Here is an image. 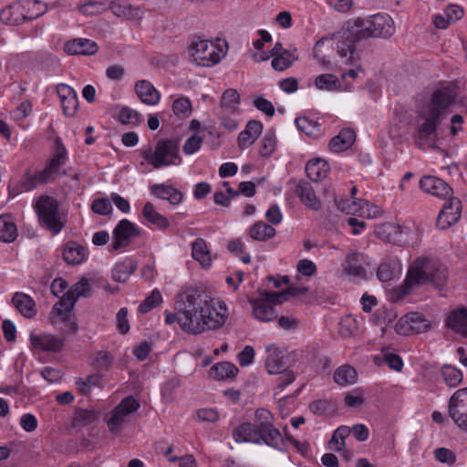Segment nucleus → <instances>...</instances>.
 <instances>
[{
  "instance_id": "1",
  "label": "nucleus",
  "mask_w": 467,
  "mask_h": 467,
  "mask_svg": "<svg viewBox=\"0 0 467 467\" xmlns=\"http://www.w3.org/2000/svg\"><path fill=\"white\" fill-rule=\"evenodd\" d=\"M189 304L184 306L186 310L184 324L190 334H200L208 329L222 327L228 316L226 304L211 297L203 290L197 287H189Z\"/></svg>"
},
{
  "instance_id": "2",
  "label": "nucleus",
  "mask_w": 467,
  "mask_h": 467,
  "mask_svg": "<svg viewBox=\"0 0 467 467\" xmlns=\"http://www.w3.org/2000/svg\"><path fill=\"white\" fill-rule=\"evenodd\" d=\"M455 101V92L451 87L437 88L430 100L418 114V126L414 134L416 144L420 148H432L437 140V128L448 114Z\"/></svg>"
},
{
  "instance_id": "3",
  "label": "nucleus",
  "mask_w": 467,
  "mask_h": 467,
  "mask_svg": "<svg viewBox=\"0 0 467 467\" xmlns=\"http://www.w3.org/2000/svg\"><path fill=\"white\" fill-rule=\"evenodd\" d=\"M137 153L140 159V167L150 165L155 170L177 166L182 161L180 155V143L176 139H160L154 145L148 144L141 147Z\"/></svg>"
},
{
  "instance_id": "4",
  "label": "nucleus",
  "mask_w": 467,
  "mask_h": 467,
  "mask_svg": "<svg viewBox=\"0 0 467 467\" xmlns=\"http://www.w3.org/2000/svg\"><path fill=\"white\" fill-rule=\"evenodd\" d=\"M39 223L54 234H57L65 226L59 211L58 202L52 196L40 195L34 203Z\"/></svg>"
},
{
  "instance_id": "5",
  "label": "nucleus",
  "mask_w": 467,
  "mask_h": 467,
  "mask_svg": "<svg viewBox=\"0 0 467 467\" xmlns=\"http://www.w3.org/2000/svg\"><path fill=\"white\" fill-rule=\"evenodd\" d=\"M140 402L132 396L124 398L114 409L104 415L109 432L119 434L130 421L132 413L140 409Z\"/></svg>"
},
{
  "instance_id": "6",
  "label": "nucleus",
  "mask_w": 467,
  "mask_h": 467,
  "mask_svg": "<svg viewBox=\"0 0 467 467\" xmlns=\"http://www.w3.org/2000/svg\"><path fill=\"white\" fill-rule=\"evenodd\" d=\"M434 270V263L428 257H418L410 265L406 278L403 282V294L414 286L426 284L430 281L431 271Z\"/></svg>"
},
{
  "instance_id": "7",
  "label": "nucleus",
  "mask_w": 467,
  "mask_h": 467,
  "mask_svg": "<svg viewBox=\"0 0 467 467\" xmlns=\"http://www.w3.org/2000/svg\"><path fill=\"white\" fill-rule=\"evenodd\" d=\"M395 33L391 17L388 15H375L362 24L358 31V36L363 39L368 37H388Z\"/></svg>"
},
{
  "instance_id": "8",
  "label": "nucleus",
  "mask_w": 467,
  "mask_h": 467,
  "mask_svg": "<svg viewBox=\"0 0 467 467\" xmlns=\"http://www.w3.org/2000/svg\"><path fill=\"white\" fill-rule=\"evenodd\" d=\"M188 53L191 61L200 67H212L221 60L217 47L206 40L192 42Z\"/></svg>"
},
{
  "instance_id": "9",
  "label": "nucleus",
  "mask_w": 467,
  "mask_h": 467,
  "mask_svg": "<svg viewBox=\"0 0 467 467\" xmlns=\"http://www.w3.org/2000/svg\"><path fill=\"white\" fill-rule=\"evenodd\" d=\"M255 422L266 436V444L275 449H281L284 439L279 430L274 426V416L271 411L265 408L257 409L255 410Z\"/></svg>"
},
{
  "instance_id": "10",
  "label": "nucleus",
  "mask_w": 467,
  "mask_h": 467,
  "mask_svg": "<svg viewBox=\"0 0 467 467\" xmlns=\"http://www.w3.org/2000/svg\"><path fill=\"white\" fill-rule=\"evenodd\" d=\"M361 38L358 36V32L352 33L349 30H342L334 34L331 37L337 54L345 64H349L355 57V43Z\"/></svg>"
},
{
  "instance_id": "11",
  "label": "nucleus",
  "mask_w": 467,
  "mask_h": 467,
  "mask_svg": "<svg viewBox=\"0 0 467 467\" xmlns=\"http://www.w3.org/2000/svg\"><path fill=\"white\" fill-rule=\"evenodd\" d=\"M449 414L454 423L467 432V388L458 389L451 397Z\"/></svg>"
},
{
  "instance_id": "12",
  "label": "nucleus",
  "mask_w": 467,
  "mask_h": 467,
  "mask_svg": "<svg viewBox=\"0 0 467 467\" xmlns=\"http://www.w3.org/2000/svg\"><path fill=\"white\" fill-rule=\"evenodd\" d=\"M140 234V229L135 223L128 219L120 220L112 233V249L119 250L127 247Z\"/></svg>"
},
{
  "instance_id": "13",
  "label": "nucleus",
  "mask_w": 467,
  "mask_h": 467,
  "mask_svg": "<svg viewBox=\"0 0 467 467\" xmlns=\"http://www.w3.org/2000/svg\"><path fill=\"white\" fill-rule=\"evenodd\" d=\"M273 292H265L260 298H250L249 303L252 306L253 317L261 322H270L277 317L276 311L274 307L275 301L268 296Z\"/></svg>"
},
{
  "instance_id": "14",
  "label": "nucleus",
  "mask_w": 467,
  "mask_h": 467,
  "mask_svg": "<svg viewBox=\"0 0 467 467\" xmlns=\"http://www.w3.org/2000/svg\"><path fill=\"white\" fill-rule=\"evenodd\" d=\"M74 299L69 298L68 296L63 294L60 300L56 303L51 311V320L54 325L61 322L65 323L67 333H75L78 330V325L67 319V316L75 306Z\"/></svg>"
},
{
  "instance_id": "15",
  "label": "nucleus",
  "mask_w": 467,
  "mask_h": 467,
  "mask_svg": "<svg viewBox=\"0 0 467 467\" xmlns=\"http://www.w3.org/2000/svg\"><path fill=\"white\" fill-rule=\"evenodd\" d=\"M67 161V149L64 146L62 140L59 137H57L54 140V146L51 150V158L47 161L44 170L47 172L51 179L54 174L58 176H65L67 173L65 171H61V168L66 164Z\"/></svg>"
},
{
  "instance_id": "16",
  "label": "nucleus",
  "mask_w": 467,
  "mask_h": 467,
  "mask_svg": "<svg viewBox=\"0 0 467 467\" xmlns=\"http://www.w3.org/2000/svg\"><path fill=\"white\" fill-rule=\"evenodd\" d=\"M462 202L456 197H450L442 206L437 217V226L445 230L456 223L462 213Z\"/></svg>"
},
{
  "instance_id": "17",
  "label": "nucleus",
  "mask_w": 467,
  "mask_h": 467,
  "mask_svg": "<svg viewBox=\"0 0 467 467\" xmlns=\"http://www.w3.org/2000/svg\"><path fill=\"white\" fill-rule=\"evenodd\" d=\"M233 437L236 442L265 443L266 436L255 423L244 422L240 424L233 432Z\"/></svg>"
},
{
  "instance_id": "18",
  "label": "nucleus",
  "mask_w": 467,
  "mask_h": 467,
  "mask_svg": "<svg viewBox=\"0 0 467 467\" xmlns=\"http://www.w3.org/2000/svg\"><path fill=\"white\" fill-rule=\"evenodd\" d=\"M31 346L37 350L47 352H59L64 346V338L58 337L51 334H36L30 333Z\"/></svg>"
},
{
  "instance_id": "19",
  "label": "nucleus",
  "mask_w": 467,
  "mask_h": 467,
  "mask_svg": "<svg viewBox=\"0 0 467 467\" xmlns=\"http://www.w3.org/2000/svg\"><path fill=\"white\" fill-rule=\"evenodd\" d=\"M188 304L189 295L188 288H186L177 295L175 301V313H166L165 323L171 325L175 322H178L179 326L183 331L190 333L189 328H187L186 325L184 324L185 317H188L189 316L186 315V312L184 313V311L189 309L188 307L184 309V306H187Z\"/></svg>"
},
{
  "instance_id": "20",
  "label": "nucleus",
  "mask_w": 467,
  "mask_h": 467,
  "mask_svg": "<svg viewBox=\"0 0 467 467\" xmlns=\"http://www.w3.org/2000/svg\"><path fill=\"white\" fill-rule=\"evenodd\" d=\"M430 323L419 313H411L404 318H400L396 324V331L399 334L420 333L425 331Z\"/></svg>"
},
{
  "instance_id": "21",
  "label": "nucleus",
  "mask_w": 467,
  "mask_h": 467,
  "mask_svg": "<svg viewBox=\"0 0 467 467\" xmlns=\"http://www.w3.org/2000/svg\"><path fill=\"white\" fill-rule=\"evenodd\" d=\"M420 187L425 192L439 198L451 197L452 189L443 180L434 176H424L420 181Z\"/></svg>"
},
{
  "instance_id": "22",
  "label": "nucleus",
  "mask_w": 467,
  "mask_h": 467,
  "mask_svg": "<svg viewBox=\"0 0 467 467\" xmlns=\"http://www.w3.org/2000/svg\"><path fill=\"white\" fill-rule=\"evenodd\" d=\"M57 93L60 99L64 115L69 118L74 117L78 106V99L76 92L66 84H58L57 86Z\"/></svg>"
},
{
  "instance_id": "23",
  "label": "nucleus",
  "mask_w": 467,
  "mask_h": 467,
  "mask_svg": "<svg viewBox=\"0 0 467 467\" xmlns=\"http://www.w3.org/2000/svg\"><path fill=\"white\" fill-rule=\"evenodd\" d=\"M64 50L70 56H90L98 52L99 47L93 40L87 38H75L65 44Z\"/></svg>"
},
{
  "instance_id": "24",
  "label": "nucleus",
  "mask_w": 467,
  "mask_h": 467,
  "mask_svg": "<svg viewBox=\"0 0 467 467\" xmlns=\"http://www.w3.org/2000/svg\"><path fill=\"white\" fill-rule=\"evenodd\" d=\"M364 257V254L358 252L348 254L342 264L344 273L355 277L365 278L367 272L363 266Z\"/></svg>"
},
{
  "instance_id": "25",
  "label": "nucleus",
  "mask_w": 467,
  "mask_h": 467,
  "mask_svg": "<svg viewBox=\"0 0 467 467\" xmlns=\"http://www.w3.org/2000/svg\"><path fill=\"white\" fill-rule=\"evenodd\" d=\"M267 357L265 359V368L269 374H276L285 369L284 361V353L275 345L265 346Z\"/></svg>"
},
{
  "instance_id": "26",
  "label": "nucleus",
  "mask_w": 467,
  "mask_h": 467,
  "mask_svg": "<svg viewBox=\"0 0 467 467\" xmlns=\"http://www.w3.org/2000/svg\"><path fill=\"white\" fill-rule=\"evenodd\" d=\"M263 130V125L258 120H250L245 129L238 135V146L244 150L253 145Z\"/></svg>"
},
{
  "instance_id": "27",
  "label": "nucleus",
  "mask_w": 467,
  "mask_h": 467,
  "mask_svg": "<svg viewBox=\"0 0 467 467\" xmlns=\"http://www.w3.org/2000/svg\"><path fill=\"white\" fill-rule=\"evenodd\" d=\"M150 192L157 198L168 201L171 205H177L182 201V193L171 185L164 183L153 184L150 188Z\"/></svg>"
},
{
  "instance_id": "28",
  "label": "nucleus",
  "mask_w": 467,
  "mask_h": 467,
  "mask_svg": "<svg viewBox=\"0 0 467 467\" xmlns=\"http://www.w3.org/2000/svg\"><path fill=\"white\" fill-rule=\"evenodd\" d=\"M51 180L52 179L44 169L36 172H31L30 170H27L19 182V187L23 192H29L36 189L40 184L47 183Z\"/></svg>"
},
{
  "instance_id": "29",
  "label": "nucleus",
  "mask_w": 467,
  "mask_h": 467,
  "mask_svg": "<svg viewBox=\"0 0 467 467\" xmlns=\"http://www.w3.org/2000/svg\"><path fill=\"white\" fill-rule=\"evenodd\" d=\"M296 193L304 205L311 210L318 211L321 208V202L317 198L312 185L307 182H300L296 186Z\"/></svg>"
},
{
  "instance_id": "30",
  "label": "nucleus",
  "mask_w": 467,
  "mask_h": 467,
  "mask_svg": "<svg viewBox=\"0 0 467 467\" xmlns=\"http://www.w3.org/2000/svg\"><path fill=\"white\" fill-rule=\"evenodd\" d=\"M137 96L147 105H156L160 100V93L148 80H140L135 85Z\"/></svg>"
},
{
  "instance_id": "31",
  "label": "nucleus",
  "mask_w": 467,
  "mask_h": 467,
  "mask_svg": "<svg viewBox=\"0 0 467 467\" xmlns=\"http://www.w3.org/2000/svg\"><path fill=\"white\" fill-rule=\"evenodd\" d=\"M12 303L25 317L30 318L36 314V303L33 298L26 294L20 292L15 293Z\"/></svg>"
},
{
  "instance_id": "32",
  "label": "nucleus",
  "mask_w": 467,
  "mask_h": 467,
  "mask_svg": "<svg viewBox=\"0 0 467 467\" xmlns=\"http://www.w3.org/2000/svg\"><path fill=\"white\" fill-rule=\"evenodd\" d=\"M356 134L350 129H345L329 141V149L333 152H341L349 149L355 141Z\"/></svg>"
},
{
  "instance_id": "33",
  "label": "nucleus",
  "mask_w": 467,
  "mask_h": 467,
  "mask_svg": "<svg viewBox=\"0 0 467 467\" xmlns=\"http://www.w3.org/2000/svg\"><path fill=\"white\" fill-rule=\"evenodd\" d=\"M108 9L111 10V12L118 17L123 19H140V10L139 7L132 6L131 5L124 2V1H112L108 5Z\"/></svg>"
},
{
  "instance_id": "34",
  "label": "nucleus",
  "mask_w": 467,
  "mask_h": 467,
  "mask_svg": "<svg viewBox=\"0 0 467 467\" xmlns=\"http://www.w3.org/2000/svg\"><path fill=\"white\" fill-rule=\"evenodd\" d=\"M329 171L328 163L320 158L310 160L306 165V173L313 182H319L325 179Z\"/></svg>"
},
{
  "instance_id": "35",
  "label": "nucleus",
  "mask_w": 467,
  "mask_h": 467,
  "mask_svg": "<svg viewBox=\"0 0 467 467\" xmlns=\"http://www.w3.org/2000/svg\"><path fill=\"white\" fill-rule=\"evenodd\" d=\"M446 325L456 333L467 337V308L451 312L446 319Z\"/></svg>"
},
{
  "instance_id": "36",
  "label": "nucleus",
  "mask_w": 467,
  "mask_h": 467,
  "mask_svg": "<svg viewBox=\"0 0 467 467\" xmlns=\"http://www.w3.org/2000/svg\"><path fill=\"white\" fill-rule=\"evenodd\" d=\"M86 258L85 248L76 242H68L63 250V259L68 265H78Z\"/></svg>"
},
{
  "instance_id": "37",
  "label": "nucleus",
  "mask_w": 467,
  "mask_h": 467,
  "mask_svg": "<svg viewBox=\"0 0 467 467\" xmlns=\"http://www.w3.org/2000/svg\"><path fill=\"white\" fill-rule=\"evenodd\" d=\"M24 9L25 6L23 5H12L0 12V20L10 26L19 25L25 22Z\"/></svg>"
},
{
  "instance_id": "38",
  "label": "nucleus",
  "mask_w": 467,
  "mask_h": 467,
  "mask_svg": "<svg viewBox=\"0 0 467 467\" xmlns=\"http://www.w3.org/2000/svg\"><path fill=\"white\" fill-rule=\"evenodd\" d=\"M142 215L150 223L155 225L160 230H166L170 227L169 220L158 213L155 206L150 202L144 204Z\"/></svg>"
},
{
  "instance_id": "39",
  "label": "nucleus",
  "mask_w": 467,
  "mask_h": 467,
  "mask_svg": "<svg viewBox=\"0 0 467 467\" xmlns=\"http://www.w3.org/2000/svg\"><path fill=\"white\" fill-rule=\"evenodd\" d=\"M333 379L338 386L346 387L357 382L358 373L352 366L346 364L338 367L335 370Z\"/></svg>"
},
{
  "instance_id": "40",
  "label": "nucleus",
  "mask_w": 467,
  "mask_h": 467,
  "mask_svg": "<svg viewBox=\"0 0 467 467\" xmlns=\"http://www.w3.org/2000/svg\"><path fill=\"white\" fill-rule=\"evenodd\" d=\"M17 235V227L11 215H0V241L12 243L16 239Z\"/></svg>"
},
{
  "instance_id": "41",
  "label": "nucleus",
  "mask_w": 467,
  "mask_h": 467,
  "mask_svg": "<svg viewBox=\"0 0 467 467\" xmlns=\"http://www.w3.org/2000/svg\"><path fill=\"white\" fill-rule=\"evenodd\" d=\"M192 255L203 267H209L212 264L210 251L204 239L197 238L192 244Z\"/></svg>"
},
{
  "instance_id": "42",
  "label": "nucleus",
  "mask_w": 467,
  "mask_h": 467,
  "mask_svg": "<svg viewBox=\"0 0 467 467\" xmlns=\"http://www.w3.org/2000/svg\"><path fill=\"white\" fill-rule=\"evenodd\" d=\"M99 419V414L92 409H78L75 410L72 418L73 428H84L95 423Z\"/></svg>"
},
{
  "instance_id": "43",
  "label": "nucleus",
  "mask_w": 467,
  "mask_h": 467,
  "mask_svg": "<svg viewBox=\"0 0 467 467\" xmlns=\"http://www.w3.org/2000/svg\"><path fill=\"white\" fill-rule=\"evenodd\" d=\"M296 128L310 138H318L321 135V124L308 117H298L295 120Z\"/></svg>"
},
{
  "instance_id": "44",
  "label": "nucleus",
  "mask_w": 467,
  "mask_h": 467,
  "mask_svg": "<svg viewBox=\"0 0 467 467\" xmlns=\"http://www.w3.org/2000/svg\"><path fill=\"white\" fill-rule=\"evenodd\" d=\"M275 229L263 221L254 223L249 229V236L254 241H266L275 235Z\"/></svg>"
},
{
  "instance_id": "45",
  "label": "nucleus",
  "mask_w": 467,
  "mask_h": 467,
  "mask_svg": "<svg viewBox=\"0 0 467 467\" xmlns=\"http://www.w3.org/2000/svg\"><path fill=\"white\" fill-rule=\"evenodd\" d=\"M137 269V265L130 259L118 263L112 269V278L119 282L123 283L128 280Z\"/></svg>"
},
{
  "instance_id": "46",
  "label": "nucleus",
  "mask_w": 467,
  "mask_h": 467,
  "mask_svg": "<svg viewBox=\"0 0 467 467\" xmlns=\"http://www.w3.org/2000/svg\"><path fill=\"white\" fill-rule=\"evenodd\" d=\"M240 104V96L236 89H226L221 99V111L225 113H234Z\"/></svg>"
},
{
  "instance_id": "47",
  "label": "nucleus",
  "mask_w": 467,
  "mask_h": 467,
  "mask_svg": "<svg viewBox=\"0 0 467 467\" xmlns=\"http://www.w3.org/2000/svg\"><path fill=\"white\" fill-rule=\"evenodd\" d=\"M211 370L214 378L219 379H233L239 371L238 368L230 362L216 363L212 367Z\"/></svg>"
},
{
  "instance_id": "48",
  "label": "nucleus",
  "mask_w": 467,
  "mask_h": 467,
  "mask_svg": "<svg viewBox=\"0 0 467 467\" xmlns=\"http://www.w3.org/2000/svg\"><path fill=\"white\" fill-rule=\"evenodd\" d=\"M315 86L321 90L335 91L340 88L341 83L333 74H321L316 78Z\"/></svg>"
},
{
  "instance_id": "49",
  "label": "nucleus",
  "mask_w": 467,
  "mask_h": 467,
  "mask_svg": "<svg viewBox=\"0 0 467 467\" xmlns=\"http://www.w3.org/2000/svg\"><path fill=\"white\" fill-rule=\"evenodd\" d=\"M308 289L306 286H289L287 289L280 292H273L268 296L274 298L275 304H282L285 301L289 300L290 297L305 295Z\"/></svg>"
},
{
  "instance_id": "50",
  "label": "nucleus",
  "mask_w": 467,
  "mask_h": 467,
  "mask_svg": "<svg viewBox=\"0 0 467 467\" xmlns=\"http://www.w3.org/2000/svg\"><path fill=\"white\" fill-rule=\"evenodd\" d=\"M90 284L86 277H83L75 285H73L71 288L67 292H66V295L68 296L69 298L74 299V302L76 303L80 296H90Z\"/></svg>"
},
{
  "instance_id": "51",
  "label": "nucleus",
  "mask_w": 467,
  "mask_h": 467,
  "mask_svg": "<svg viewBox=\"0 0 467 467\" xmlns=\"http://www.w3.org/2000/svg\"><path fill=\"white\" fill-rule=\"evenodd\" d=\"M399 270L397 262H383L378 267L377 276L381 282H389L395 277Z\"/></svg>"
},
{
  "instance_id": "52",
  "label": "nucleus",
  "mask_w": 467,
  "mask_h": 467,
  "mask_svg": "<svg viewBox=\"0 0 467 467\" xmlns=\"http://www.w3.org/2000/svg\"><path fill=\"white\" fill-rule=\"evenodd\" d=\"M276 148L275 135L272 130H267L260 141L259 154L267 158L270 157Z\"/></svg>"
},
{
  "instance_id": "53",
  "label": "nucleus",
  "mask_w": 467,
  "mask_h": 467,
  "mask_svg": "<svg viewBox=\"0 0 467 467\" xmlns=\"http://www.w3.org/2000/svg\"><path fill=\"white\" fill-rule=\"evenodd\" d=\"M308 408L311 412L318 415L331 414L337 410L336 404L327 399L314 400L309 404Z\"/></svg>"
},
{
  "instance_id": "54",
  "label": "nucleus",
  "mask_w": 467,
  "mask_h": 467,
  "mask_svg": "<svg viewBox=\"0 0 467 467\" xmlns=\"http://www.w3.org/2000/svg\"><path fill=\"white\" fill-rule=\"evenodd\" d=\"M351 433V429L348 426H339L335 430L332 438L329 441L331 448L339 451L345 447V439Z\"/></svg>"
},
{
  "instance_id": "55",
  "label": "nucleus",
  "mask_w": 467,
  "mask_h": 467,
  "mask_svg": "<svg viewBox=\"0 0 467 467\" xmlns=\"http://www.w3.org/2000/svg\"><path fill=\"white\" fill-rule=\"evenodd\" d=\"M441 376L445 383L451 388L456 387L462 380V371L449 365H444L441 368Z\"/></svg>"
},
{
  "instance_id": "56",
  "label": "nucleus",
  "mask_w": 467,
  "mask_h": 467,
  "mask_svg": "<svg viewBox=\"0 0 467 467\" xmlns=\"http://www.w3.org/2000/svg\"><path fill=\"white\" fill-rule=\"evenodd\" d=\"M297 57L292 51H285L275 56L272 60V67L278 71H283L292 66Z\"/></svg>"
},
{
  "instance_id": "57",
  "label": "nucleus",
  "mask_w": 467,
  "mask_h": 467,
  "mask_svg": "<svg viewBox=\"0 0 467 467\" xmlns=\"http://www.w3.org/2000/svg\"><path fill=\"white\" fill-rule=\"evenodd\" d=\"M119 120L122 124L138 126L142 122L143 119L138 111L129 107H123L119 113Z\"/></svg>"
},
{
  "instance_id": "58",
  "label": "nucleus",
  "mask_w": 467,
  "mask_h": 467,
  "mask_svg": "<svg viewBox=\"0 0 467 467\" xmlns=\"http://www.w3.org/2000/svg\"><path fill=\"white\" fill-rule=\"evenodd\" d=\"M23 5L27 8V13L25 14V21L37 18L47 11L46 4L37 0H27Z\"/></svg>"
},
{
  "instance_id": "59",
  "label": "nucleus",
  "mask_w": 467,
  "mask_h": 467,
  "mask_svg": "<svg viewBox=\"0 0 467 467\" xmlns=\"http://www.w3.org/2000/svg\"><path fill=\"white\" fill-rule=\"evenodd\" d=\"M448 270L446 267L437 266L434 263V270L431 271L429 282L438 289L441 290L447 284Z\"/></svg>"
},
{
  "instance_id": "60",
  "label": "nucleus",
  "mask_w": 467,
  "mask_h": 467,
  "mask_svg": "<svg viewBox=\"0 0 467 467\" xmlns=\"http://www.w3.org/2000/svg\"><path fill=\"white\" fill-rule=\"evenodd\" d=\"M173 113L180 118H186L192 113V103L188 98L182 97L172 103Z\"/></svg>"
},
{
  "instance_id": "61",
  "label": "nucleus",
  "mask_w": 467,
  "mask_h": 467,
  "mask_svg": "<svg viewBox=\"0 0 467 467\" xmlns=\"http://www.w3.org/2000/svg\"><path fill=\"white\" fill-rule=\"evenodd\" d=\"M162 301V297L159 290L154 289L149 296L139 306V311L141 314L150 312L152 308L159 306Z\"/></svg>"
},
{
  "instance_id": "62",
  "label": "nucleus",
  "mask_w": 467,
  "mask_h": 467,
  "mask_svg": "<svg viewBox=\"0 0 467 467\" xmlns=\"http://www.w3.org/2000/svg\"><path fill=\"white\" fill-rule=\"evenodd\" d=\"M107 9L108 5L106 3L94 0L87 1L79 7L81 13L89 16L100 14Z\"/></svg>"
},
{
  "instance_id": "63",
  "label": "nucleus",
  "mask_w": 467,
  "mask_h": 467,
  "mask_svg": "<svg viewBox=\"0 0 467 467\" xmlns=\"http://www.w3.org/2000/svg\"><path fill=\"white\" fill-rule=\"evenodd\" d=\"M113 358L108 351H99L93 359V365L99 370H108L112 365Z\"/></svg>"
},
{
  "instance_id": "64",
  "label": "nucleus",
  "mask_w": 467,
  "mask_h": 467,
  "mask_svg": "<svg viewBox=\"0 0 467 467\" xmlns=\"http://www.w3.org/2000/svg\"><path fill=\"white\" fill-rule=\"evenodd\" d=\"M345 404L349 408H356L361 406L364 401L363 391L357 388L350 392H348L344 399Z\"/></svg>"
}]
</instances>
